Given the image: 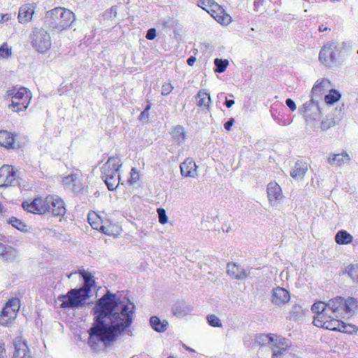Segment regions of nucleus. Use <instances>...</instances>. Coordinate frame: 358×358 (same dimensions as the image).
Here are the masks:
<instances>
[{
  "mask_svg": "<svg viewBox=\"0 0 358 358\" xmlns=\"http://www.w3.org/2000/svg\"><path fill=\"white\" fill-rule=\"evenodd\" d=\"M134 305L116 301L115 294L108 292L99 299L95 306L94 322L88 330V343L95 348L96 341L110 345L117 336L129 327L133 320Z\"/></svg>",
  "mask_w": 358,
  "mask_h": 358,
  "instance_id": "nucleus-1",
  "label": "nucleus"
},
{
  "mask_svg": "<svg viewBox=\"0 0 358 358\" xmlns=\"http://www.w3.org/2000/svg\"><path fill=\"white\" fill-rule=\"evenodd\" d=\"M80 274L85 281L83 286L79 289H71L66 294L59 295L58 300L61 302V308L74 309L82 307L89 298L91 289L94 285V280L92 275L85 271H80Z\"/></svg>",
  "mask_w": 358,
  "mask_h": 358,
  "instance_id": "nucleus-2",
  "label": "nucleus"
},
{
  "mask_svg": "<svg viewBox=\"0 0 358 358\" xmlns=\"http://www.w3.org/2000/svg\"><path fill=\"white\" fill-rule=\"evenodd\" d=\"M327 301H317L311 306L314 313L313 324L318 328L334 331L339 324L341 319L332 313Z\"/></svg>",
  "mask_w": 358,
  "mask_h": 358,
  "instance_id": "nucleus-3",
  "label": "nucleus"
},
{
  "mask_svg": "<svg viewBox=\"0 0 358 358\" xmlns=\"http://www.w3.org/2000/svg\"><path fill=\"white\" fill-rule=\"evenodd\" d=\"M45 19L46 24L52 31L61 32L71 27L76 20V16L67 8L57 7L48 10Z\"/></svg>",
  "mask_w": 358,
  "mask_h": 358,
  "instance_id": "nucleus-4",
  "label": "nucleus"
},
{
  "mask_svg": "<svg viewBox=\"0 0 358 358\" xmlns=\"http://www.w3.org/2000/svg\"><path fill=\"white\" fill-rule=\"evenodd\" d=\"M332 313L341 319L350 318L358 310V301L357 299L348 296H337L327 301Z\"/></svg>",
  "mask_w": 358,
  "mask_h": 358,
  "instance_id": "nucleus-5",
  "label": "nucleus"
},
{
  "mask_svg": "<svg viewBox=\"0 0 358 358\" xmlns=\"http://www.w3.org/2000/svg\"><path fill=\"white\" fill-rule=\"evenodd\" d=\"M121 166L122 162L118 157H110L101 169V178L110 191L115 190L119 185V170Z\"/></svg>",
  "mask_w": 358,
  "mask_h": 358,
  "instance_id": "nucleus-6",
  "label": "nucleus"
},
{
  "mask_svg": "<svg viewBox=\"0 0 358 358\" xmlns=\"http://www.w3.org/2000/svg\"><path fill=\"white\" fill-rule=\"evenodd\" d=\"M42 210L43 213L50 212L55 216H64L66 208L64 201L57 196L48 195L43 199Z\"/></svg>",
  "mask_w": 358,
  "mask_h": 358,
  "instance_id": "nucleus-7",
  "label": "nucleus"
},
{
  "mask_svg": "<svg viewBox=\"0 0 358 358\" xmlns=\"http://www.w3.org/2000/svg\"><path fill=\"white\" fill-rule=\"evenodd\" d=\"M20 308V301L17 298H12L9 299L0 315V324L2 326H8L17 316V313Z\"/></svg>",
  "mask_w": 358,
  "mask_h": 358,
  "instance_id": "nucleus-8",
  "label": "nucleus"
},
{
  "mask_svg": "<svg viewBox=\"0 0 358 358\" xmlns=\"http://www.w3.org/2000/svg\"><path fill=\"white\" fill-rule=\"evenodd\" d=\"M257 340L259 345H271L273 348L278 349L277 351L285 352L290 347L288 339L274 334H260Z\"/></svg>",
  "mask_w": 358,
  "mask_h": 358,
  "instance_id": "nucleus-9",
  "label": "nucleus"
},
{
  "mask_svg": "<svg viewBox=\"0 0 358 358\" xmlns=\"http://www.w3.org/2000/svg\"><path fill=\"white\" fill-rule=\"evenodd\" d=\"M33 47L39 52H46L51 48V38L49 33L43 29H35L31 35Z\"/></svg>",
  "mask_w": 358,
  "mask_h": 358,
  "instance_id": "nucleus-10",
  "label": "nucleus"
},
{
  "mask_svg": "<svg viewBox=\"0 0 358 358\" xmlns=\"http://www.w3.org/2000/svg\"><path fill=\"white\" fill-rule=\"evenodd\" d=\"M31 98L30 91L27 88L21 87L13 96L12 103L9 107L15 112L22 111L28 107Z\"/></svg>",
  "mask_w": 358,
  "mask_h": 358,
  "instance_id": "nucleus-11",
  "label": "nucleus"
},
{
  "mask_svg": "<svg viewBox=\"0 0 358 358\" xmlns=\"http://www.w3.org/2000/svg\"><path fill=\"white\" fill-rule=\"evenodd\" d=\"M338 45L331 42L323 46L319 54L320 61L328 67H332L336 63V53Z\"/></svg>",
  "mask_w": 358,
  "mask_h": 358,
  "instance_id": "nucleus-12",
  "label": "nucleus"
},
{
  "mask_svg": "<svg viewBox=\"0 0 358 358\" xmlns=\"http://www.w3.org/2000/svg\"><path fill=\"white\" fill-rule=\"evenodd\" d=\"M16 178L17 173L12 166L3 165L0 168V187L14 185Z\"/></svg>",
  "mask_w": 358,
  "mask_h": 358,
  "instance_id": "nucleus-13",
  "label": "nucleus"
},
{
  "mask_svg": "<svg viewBox=\"0 0 358 358\" xmlns=\"http://www.w3.org/2000/svg\"><path fill=\"white\" fill-rule=\"evenodd\" d=\"M207 12L219 23L227 25L231 22V16L217 3H213Z\"/></svg>",
  "mask_w": 358,
  "mask_h": 358,
  "instance_id": "nucleus-14",
  "label": "nucleus"
},
{
  "mask_svg": "<svg viewBox=\"0 0 358 358\" xmlns=\"http://www.w3.org/2000/svg\"><path fill=\"white\" fill-rule=\"evenodd\" d=\"M299 111L303 114L306 119L317 120L320 117L321 111L317 101L311 99L308 102H306L303 107L299 109Z\"/></svg>",
  "mask_w": 358,
  "mask_h": 358,
  "instance_id": "nucleus-15",
  "label": "nucleus"
},
{
  "mask_svg": "<svg viewBox=\"0 0 358 358\" xmlns=\"http://www.w3.org/2000/svg\"><path fill=\"white\" fill-rule=\"evenodd\" d=\"M267 196L272 206H275L283 198L282 189L275 181L269 182L267 185Z\"/></svg>",
  "mask_w": 358,
  "mask_h": 358,
  "instance_id": "nucleus-16",
  "label": "nucleus"
},
{
  "mask_svg": "<svg viewBox=\"0 0 358 358\" xmlns=\"http://www.w3.org/2000/svg\"><path fill=\"white\" fill-rule=\"evenodd\" d=\"M15 353L13 358H32L26 342L20 338L14 341Z\"/></svg>",
  "mask_w": 358,
  "mask_h": 358,
  "instance_id": "nucleus-17",
  "label": "nucleus"
},
{
  "mask_svg": "<svg viewBox=\"0 0 358 358\" xmlns=\"http://www.w3.org/2000/svg\"><path fill=\"white\" fill-rule=\"evenodd\" d=\"M290 300L289 292L282 287H277L273 289L272 299L273 303L280 306L287 303Z\"/></svg>",
  "mask_w": 358,
  "mask_h": 358,
  "instance_id": "nucleus-18",
  "label": "nucleus"
},
{
  "mask_svg": "<svg viewBox=\"0 0 358 358\" xmlns=\"http://www.w3.org/2000/svg\"><path fill=\"white\" fill-rule=\"evenodd\" d=\"M180 173L181 175L185 177L194 178L197 176V166L195 162L190 158L186 159L180 164Z\"/></svg>",
  "mask_w": 358,
  "mask_h": 358,
  "instance_id": "nucleus-19",
  "label": "nucleus"
},
{
  "mask_svg": "<svg viewBox=\"0 0 358 358\" xmlns=\"http://www.w3.org/2000/svg\"><path fill=\"white\" fill-rule=\"evenodd\" d=\"M34 13V6L33 4H25L20 7L18 14V20L20 23H27L29 22Z\"/></svg>",
  "mask_w": 358,
  "mask_h": 358,
  "instance_id": "nucleus-20",
  "label": "nucleus"
},
{
  "mask_svg": "<svg viewBox=\"0 0 358 358\" xmlns=\"http://www.w3.org/2000/svg\"><path fill=\"white\" fill-rule=\"evenodd\" d=\"M227 272L229 275L235 279H242L248 275L247 271L235 263H228Z\"/></svg>",
  "mask_w": 358,
  "mask_h": 358,
  "instance_id": "nucleus-21",
  "label": "nucleus"
},
{
  "mask_svg": "<svg viewBox=\"0 0 358 358\" xmlns=\"http://www.w3.org/2000/svg\"><path fill=\"white\" fill-rule=\"evenodd\" d=\"M350 156L346 152L339 154L331 153L327 158L328 163L331 166H341L343 164L349 162Z\"/></svg>",
  "mask_w": 358,
  "mask_h": 358,
  "instance_id": "nucleus-22",
  "label": "nucleus"
},
{
  "mask_svg": "<svg viewBox=\"0 0 358 358\" xmlns=\"http://www.w3.org/2000/svg\"><path fill=\"white\" fill-rule=\"evenodd\" d=\"M43 199L37 198L35 199L31 203L24 201L22 204L23 209L27 212L36 214H43L42 210L43 207Z\"/></svg>",
  "mask_w": 358,
  "mask_h": 358,
  "instance_id": "nucleus-23",
  "label": "nucleus"
},
{
  "mask_svg": "<svg viewBox=\"0 0 358 358\" xmlns=\"http://www.w3.org/2000/svg\"><path fill=\"white\" fill-rule=\"evenodd\" d=\"M307 171V163L302 161H297L291 171L290 175L295 180H301L304 177Z\"/></svg>",
  "mask_w": 358,
  "mask_h": 358,
  "instance_id": "nucleus-24",
  "label": "nucleus"
},
{
  "mask_svg": "<svg viewBox=\"0 0 358 358\" xmlns=\"http://www.w3.org/2000/svg\"><path fill=\"white\" fill-rule=\"evenodd\" d=\"M332 87L333 85L329 80L327 78L319 79L313 85L311 92L314 95L317 94L321 95L324 91H329Z\"/></svg>",
  "mask_w": 358,
  "mask_h": 358,
  "instance_id": "nucleus-25",
  "label": "nucleus"
},
{
  "mask_svg": "<svg viewBox=\"0 0 358 358\" xmlns=\"http://www.w3.org/2000/svg\"><path fill=\"white\" fill-rule=\"evenodd\" d=\"M15 136L6 130L0 131V145L6 148H14Z\"/></svg>",
  "mask_w": 358,
  "mask_h": 358,
  "instance_id": "nucleus-26",
  "label": "nucleus"
},
{
  "mask_svg": "<svg viewBox=\"0 0 358 358\" xmlns=\"http://www.w3.org/2000/svg\"><path fill=\"white\" fill-rule=\"evenodd\" d=\"M172 138L178 145L184 143L187 138L185 128L180 125L175 126L171 132Z\"/></svg>",
  "mask_w": 358,
  "mask_h": 358,
  "instance_id": "nucleus-27",
  "label": "nucleus"
},
{
  "mask_svg": "<svg viewBox=\"0 0 358 358\" xmlns=\"http://www.w3.org/2000/svg\"><path fill=\"white\" fill-rule=\"evenodd\" d=\"M339 324L336 326V329L334 331H338L344 334H355L358 331V327L352 324L344 322L342 319L339 321Z\"/></svg>",
  "mask_w": 358,
  "mask_h": 358,
  "instance_id": "nucleus-28",
  "label": "nucleus"
},
{
  "mask_svg": "<svg viewBox=\"0 0 358 358\" xmlns=\"http://www.w3.org/2000/svg\"><path fill=\"white\" fill-rule=\"evenodd\" d=\"M335 241L338 245H348L353 241V237L348 231L340 230L335 236Z\"/></svg>",
  "mask_w": 358,
  "mask_h": 358,
  "instance_id": "nucleus-29",
  "label": "nucleus"
},
{
  "mask_svg": "<svg viewBox=\"0 0 358 358\" xmlns=\"http://www.w3.org/2000/svg\"><path fill=\"white\" fill-rule=\"evenodd\" d=\"M197 98L199 99L197 106L208 110L211 101L209 94L204 91H199L197 94Z\"/></svg>",
  "mask_w": 358,
  "mask_h": 358,
  "instance_id": "nucleus-30",
  "label": "nucleus"
},
{
  "mask_svg": "<svg viewBox=\"0 0 358 358\" xmlns=\"http://www.w3.org/2000/svg\"><path fill=\"white\" fill-rule=\"evenodd\" d=\"M150 323L153 329L157 332H164L166 330L168 322L165 320L161 321L157 316H152L150 319Z\"/></svg>",
  "mask_w": 358,
  "mask_h": 358,
  "instance_id": "nucleus-31",
  "label": "nucleus"
},
{
  "mask_svg": "<svg viewBox=\"0 0 358 358\" xmlns=\"http://www.w3.org/2000/svg\"><path fill=\"white\" fill-rule=\"evenodd\" d=\"M341 94L338 90L331 89L329 94L324 96V101L327 104H334L341 99Z\"/></svg>",
  "mask_w": 358,
  "mask_h": 358,
  "instance_id": "nucleus-32",
  "label": "nucleus"
},
{
  "mask_svg": "<svg viewBox=\"0 0 358 358\" xmlns=\"http://www.w3.org/2000/svg\"><path fill=\"white\" fill-rule=\"evenodd\" d=\"M87 220L91 227L94 229L99 230L100 226L102 224L101 217L94 212L88 214Z\"/></svg>",
  "mask_w": 358,
  "mask_h": 358,
  "instance_id": "nucleus-33",
  "label": "nucleus"
},
{
  "mask_svg": "<svg viewBox=\"0 0 358 358\" xmlns=\"http://www.w3.org/2000/svg\"><path fill=\"white\" fill-rule=\"evenodd\" d=\"M345 273H347L354 281L358 282V264L348 265L345 268Z\"/></svg>",
  "mask_w": 358,
  "mask_h": 358,
  "instance_id": "nucleus-34",
  "label": "nucleus"
},
{
  "mask_svg": "<svg viewBox=\"0 0 358 358\" xmlns=\"http://www.w3.org/2000/svg\"><path fill=\"white\" fill-rule=\"evenodd\" d=\"M8 223L11 224L13 227L16 228L17 229L22 231H27V224L22 222L21 220L17 219L15 217H12L8 220Z\"/></svg>",
  "mask_w": 358,
  "mask_h": 358,
  "instance_id": "nucleus-35",
  "label": "nucleus"
},
{
  "mask_svg": "<svg viewBox=\"0 0 358 358\" xmlns=\"http://www.w3.org/2000/svg\"><path fill=\"white\" fill-rule=\"evenodd\" d=\"M172 311L174 315L178 317L183 316L186 314V307L182 301H178L173 304Z\"/></svg>",
  "mask_w": 358,
  "mask_h": 358,
  "instance_id": "nucleus-36",
  "label": "nucleus"
},
{
  "mask_svg": "<svg viewBox=\"0 0 358 358\" xmlns=\"http://www.w3.org/2000/svg\"><path fill=\"white\" fill-rule=\"evenodd\" d=\"M214 64L216 66L215 72L222 73L226 70L229 64V62L227 59L216 58L214 61Z\"/></svg>",
  "mask_w": 358,
  "mask_h": 358,
  "instance_id": "nucleus-37",
  "label": "nucleus"
},
{
  "mask_svg": "<svg viewBox=\"0 0 358 358\" xmlns=\"http://www.w3.org/2000/svg\"><path fill=\"white\" fill-rule=\"evenodd\" d=\"M338 123V121L335 118H327L322 121L321 129L322 131H326L328 129L335 126Z\"/></svg>",
  "mask_w": 358,
  "mask_h": 358,
  "instance_id": "nucleus-38",
  "label": "nucleus"
},
{
  "mask_svg": "<svg viewBox=\"0 0 358 358\" xmlns=\"http://www.w3.org/2000/svg\"><path fill=\"white\" fill-rule=\"evenodd\" d=\"M207 320L209 324L213 327H221L222 325L220 320L215 315H208Z\"/></svg>",
  "mask_w": 358,
  "mask_h": 358,
  "instance_id": "nucleus-39",
  "label": "nucleus"
},
{
  "mask_svg": "<svg viewBox=\"0 0 358 358\" xmlns=\"http://www.w3.org/2000/svg\"><path fill=\"white\" fill-rule=\"evenodd\" d=\"M79 175L76 173L69 175L64 178L62 180L63 184L66 187L70 186L71 185H74V182L76 181Z\"/></svg>",
  "mask_w": 358,
  "mask_h": 358,
  "instance_id": "nucleus-40",
  "label": "nucleus"
},
{
  "mask_svg": "<svg viewBox=\"0 0 358 358\" xmlns=\"http://www.w3.org/2000/svg\"><path fill=\"white\" fill-rule=\"evenodd\" d=\"M11 55V48L6 43H3L0 47V57L8 58Z\"/></svg>",
  "mask_w": 358,
  "mask_h": 358,
  "instance_id": "nucleus-41",
  "label": "nucleus"
},
{
  "mask_svg": "<svg viewBox=\"0 0 358 358\" xmlns=\"http://www.w3.org/2000/svg\"><path fill=\"white\" fill-rule=\"evenodd\" d=\"M117 15V6H114L110 7L104 13V17L107 19H114Z\"/></svg>",
  "mask_w": 358,
  "mask_h": 358,
  "instance_id": "nucleus-42",
  "label": "nucleus"
},
{
  "mask_svg": "<svg viewBox=\"0 0 358 358\" xmlns=\"http://www.w3.org/2000/svg\"><path fill=\"white\" fill-rule=\"evenodd\" d=\"M113 227L111 225L105 226L103 224L100 226L99 231H101L103 234L106 235H114V232L113 230Z\"/></svg>",
  "mask_w": 358,
  "mask_h": 358,
  "instance_id": "nucleus-43",
  "label": "nucleus"
},
{
  "mask_svg": "<svg viewBox=\"0 0 358 358\" xmlns=\"http://www.w3.org/2000/svg\"><path fill=\"white\" fill-rule=\"evenodd\" d=\"M157 213L159 215V222L161 224H166L168 222V217L166 215L165 210L163 208H158Z\"/></svg>",
  "mask_w": 358,
  "mask_h": 358,
  "instance_id": "nucleus-44",
  "label": "nucleus"
},
{
  "mask_svg": "<svg viewBox=\"0 0 358 358\" xmlns=\"http://www.w3.org/2000/svg\"><path fill=\"white\" fill-rule=\"evenodd\" d=\"M173 90V87L171 83H165L162 85V95H168L169 94L172 90Z\"/></svg>",
  "mask_w": 358,
  "mask_h": 358,
  "instance_id": "nucleus-45",
  "label": "nucleus"
},
{
  "mask_svg": "<svg viewBox=\"0 0 358 358\" xmlns=\"http://www.w3.org/2000/svg\"><path fill=\"white\" fill-rule=\"evenodd\" d=\"M139 178L138 172L136 171L135 168H132L131 171V178L129 180L131 184L135 183Z\"/></svg>",
  "mask_w": 358,
  "mask_h": 358,
  "instance_id": "nucleus-46",
  "label": "nucleus"
},
{
  "mask_svg": "<svg viewBox=\"0 0 358 358\" xmlns=\"http://www.w3.org/2000/svg\"><path fill=\"white\" fill-rule=\"evenodd\" d=\"M156 37V29L151 28L147 31L145 38L148 40H153Z\"/></svg>",
  "mask_w": 358,
  "mask_h": 358,
  "instance_id": "nucleus-47",
  "label": "nucleus"
},
{
  "mask_svg": "<svg viewBox=\"0 0 358 358\" xmlns=\"http://www.w3.org/2000/svg\"><path fill=\"white\" fill-rule=\"evenodd\" d=\"M286 103V105L289 107V108L292 110V111H294L296 108V104L294 103V101L291 99H287L285 101Z\"/></svg>",
  "mask_w": 358,
  "mask_h": 358,
  "instance_id": "nucleus-48",
  "label": "nucleus"
},
{
  "mask_svg": "<svg viewBox=\"0 0 358 358\" xmlns=\"http://www.w3.org/2000/svg\"><path fill=\"white\" fill-rule=\"evenodd\" d=\"M6 351L5 348V343L2 341H0V358H4L6 357Z\"/></svg>",
  "mask_w": 358,
  "mask_h": 358,
  "instance_id": "nucleus-49",
  "label": "nucleus"
},
{
  "mask_svg": "<svg viewBox=\"0 0 358 358\" xmlns=\"http://www.w3.org/2000/svg\"><path fill=\"white\" fill-rule=\"evenodd\" d=\"M222 229L223 232L229 233L232 230L231 223H224L222 225Z\"/></svg>",
  "mask_w": 358,
  "mask_h": 358,
  "instance_id": "nucleus-50",
  "label": "nucleus"
},
{
  "mask_svg": "<svg viewBox=\"0 0 358 358\" xmlns=\"http://www.w3.org/2000/svg\"><path fill=\"white\" fill-rule=\"evenodd\" d=\"M234 120L233 118H231L229 121H227L224 127V129L227 131L230 130L231 127L233 126L234 124Z\"/></svg>",
  "mask_w": 358,
  "mask_h": 358,
  "instance_id": "nucleus-51",
  "label": "nucleus"
},
{
  "mask_svg": "<svg viewBox=\"0 0 358 358\" xmlns=\"http://www.w3.org/2000/svg\"><path fill=\"white\" fill-rule=\"evenodd\" d=\"M17 90V87H14L12 89L7 90L6 96L7 97L11 96V98L13 99V96L15 95Z\"/></svg>",
  "mask_w": 358,
  "mask_h": 358,
  "instance_id": "nucleus-52",
  "label": "nucleus"
},
{
  "mask_svg": "<svg viewBox=\"0 0 358 358\" xmlns=\"http://www.w3.org/2000/svg\"><path fill=\"white\" fill-rule=\"evenodd\" d=\"M264 0H255L254 2L255 8L257 10H259V8L263 6Z\"/></svg>",
  "mask_w": 358,
  "mask_h": 358,
  "instance_id": "nucleus-53",
  "label": "nucleus"
},
{
  "mask_svg": "<svg viewBox=\"0 0 358 358\" xmlns=\"http://www.w3.org/2000/svg\"><path fill=\"white\" fill-rule=\"evenodd\" d=\"M149 117V113L143 110L142 113L140 115V119L141 120H148Z\"/></svg>",
  "mask_w": 358,
  "mask_h": 358,
  "instance_id": "nucleus-54",
  "label": "nucleus"
},
{
  "mask_svg": "<svg viewBox=\"0 0 358 358\" xmlns=\"http://www.w3.org/2000/svg\"><path fill=\"white\" fill-rule=\"evenodd\" d=\"M285 352L276 350L273 353L272 358H282V355Z\"/></svg>",
  "mask_w": 358,
  "mask_h": 358,
  "instance_id": "nucleus-55",
  "label": "nucleus"
},
{
  "mask_svg": "<svg viewBox=\"0 0 358 358\" xmlns=\"http://www.w3.org/2000/svg\"><path fill=\"white\" fill-rule=\"evenodd\" d=\"M195 61H196V58L194 56H191L187 59V63L189 66H193Z\"/></svg>",
  "mask_w": 358,
  "mask_h": 358,
  "instance_id": "nucleus-56",
  "label": "nucleus"
},
{
  "mask_svg": "<svg viewBox=\"0 0 358 358\" xmlns=\"http://www.w3.org/2000/svg\"><path fill=\"white\" fill-rule=\"evenodd\" d=\"M234 104V101L232 99L228 100L227 99L225 101V105L227 108H231Z\"/></svg>",
  "mask_w": 358,
  "mask_h": 358,
  "instance_id": "nucleus-57",
  "label": "nucleus"
},
{
  "mask_svg": "<svg viewBox=\"0 0 358 358\" xmlns=\"http://www.w3.org/2000/svg\"><path fill=\"white\" fill-rule=\"evenodd\" d=\"M10 18V15L8 14L2 15L1 16V21H7Z\"/></svg>",
  "mask_w": 358,
  "mask_h": 358,
  "instance_id": "nucleus-58",
  "label": "nucleus"
},
{
  "mask_svg": "<svg viewBox=\"0 0 358 358\" xmlns=\"http://www.w3.org/2000/svg\"><path fill=\"white\" fill-rule=\"evenodd\" d=\"M150 107H151V106H150V104H148V105L145 107V108L143 110H145V111H146V112L149 113V110H150Z\"/></svg>",
  "mask_w": 358,
  "mask_h": 358,
  "instance_id": "nucleus-59",
  "label": "nucleus"
},
{
  "mask_svg": "<svg viewBox=\"0 0 358 358\" xmlns=\"http://www.w3.org/2000/svg\"><path fill=\"white\" fill-rule=\"evenodd\" d=\"M327 27L323 28V27H322V26H320V27H319V31H325V30H327Z\"/></svg>",
  "mask_w": 358,
  "mask_h": 358,
  "instance_id": "nucleus-60",
  "label": "nucleus"
},
{
  "mask_svg": "<svg viewBox=\"0 0 358 358\" xmlns=\"http://www.w3.org/2000/svg\"><path fill=\"white\" fill-rule=\"evenodd\" d=\"M0 212H2V206L1 203H0Z\"/></svg>",
  "mask_w": 358,
  "mask_h": 358,
  "instance_id": "nucleus-61",
  "label": "nucleus"
},
{
  "mask_svg": "<svg viewBox=\"0 0 358 358\" xmlns=\"http://www.w3.org/2000/svg\"><path fill=\"white\" fill-rule=\"evenodd\" d=\"M1 256L3 257H4L3 252H1Z\"/></svg>",
  "mask_w": 358,
  "mask_h": 358,
  "instance_id": "nucleus-62",
  "label": "nucleus"
},
{
  "mask_svg": "<svg viewBox=\"0 0 358 358\" xmlns=\"http://www.w3.org/2000/svg\"><path fill=\"white\" fill-rule=\"evenodd\" d=\"M357 54H358V50H357Z\"/></svg>",
  "mask_w": 358,
  "mask_h": 358,
  "instance_id": "nucleus-63",
  "label": "nucleus"
}]
</instances>
